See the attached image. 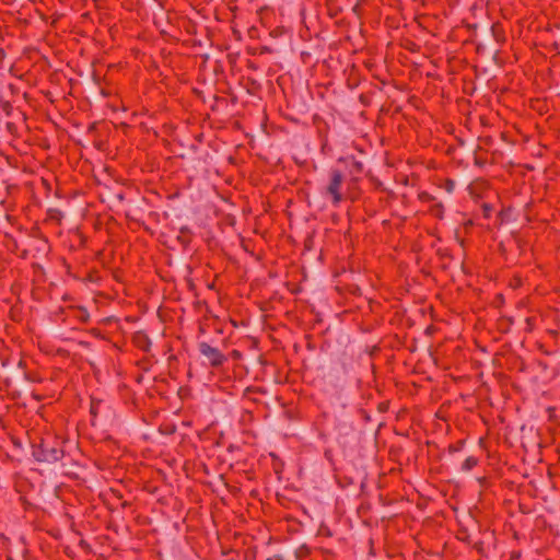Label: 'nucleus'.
I'll return each mask as SVG.
<instances>
[{"instance_id": "1", "label": "nucleus", "mask_w": 560, "mask_h": 560, "mask_svg": "<svg viewBox=\"0 0 560 560\" xmlns=\"http://www.w3.org/2000/svg\"><path fill=\"white\" fill-rule=\"evenodd\" d=\"M345 182V172L341 167L334 166L328 171L327 184L322 194L328 198L334 206H338L345 198L342 192V184Z\"/></svg>"}, {"instance_id": "2", "label": "nucleus", "mask_w": 560, "mask_h": 560, "mask_svg": "<svg viewBox=\"0 0 560 560\" xmlns=\"http://www.w3.org/2000/svg\"><path fill=\"white\" fill-rule=\"evenodd\" d=\"M62 444L58 440H42L40 444L34 448L33 455L37 462L57 463L65 456Z\"/></svg>"}, {"instance_id": "3", "label": "nucleus", "mask_w": 560, "mask_h": 560, "mask_svg": "<svg viewBox=\"0 0 560 560\" xmlns=\"http://www.w3.org/2000/svg\"><path fill=\"white\" fill-rule=\"evenodd\" d=\"M337 165L343 170L345 174H348L349 183L351 185H355L362 178L364 173L363 163L353 155L339 158Z\"/></svg>"}, {"instance_id": "4", "label": "nucleus", "mask_w": 560, "mask_h": 560, "mask_svg": "<svg viewBox=\"0 0 560 560\" xmlns=\"http://www.w3.org/2000/svg\"><path fill=\"white\" fill-rule=\"evenodd\" d=\"M198 349L212 368L222 366L228 361V358L218 348L210 346L208 342H200Z\"/></svg>"}, {"instance_id": "5", "label": "nucleus", "mask_w": 560, "mask_h": 560, "mask_svg": "<svg viewBox=\"0 0 560 560\" xmlns=\"http://www.w3.org/2000/svg\"><path fill=\"white\" fill-rule=\"evenodd\" d=\"M0 112L5 117H14L15 115H19L23 118V120L26 119V115L23 112L14 108L10 101L4 100L2 97H0Z\"/></svg>"}, {"instance_id": "6", "label": "nucleus", "mask_w": 560, "mask_h": 560, "mask_svg": "<svg viewBox=\"0 0 560 560\" xmlns=\"http://www.w3.org/2000/svg\"><path fill=\"white\" fill-rule=\"evenodd\" d=\"M132 342L138 349L145 352L150 350L152 345L151 339L143 331H137L132 337Z\"/></svg>"}, {"instance_id": "7", "label": "nucleus", "mask_w": 560, "mask_h": 560, "mask_svg": "<svg viewBox=\"0 0 560 560\" xmlns=\"http://www.w3.org/2000/svg\"><path fill=\"white\" fill-rule=\"evenodd\" d=\"M74 313V317L82 324H86L90 320V314L88 310L83 306L72 307Z\"/></svg>"}, {"instance_id": "8", "label": "nucleus", "mask_w": 560, "mask_h": 560, "mask_svg": "<svg viewBox=\"0 0 560 560\" xmlns=\"http://www.w3.org/2000/svg\"><path fill=\"white\" fill-rule=\"evenodd\" d=\"M192 238V233L188 226H182L179 229V235L177 236V240L183 244L184 246H187Z\"/></svg>"}, {"instance_id": "9", "label": "nucleus", "mask_w": 560, "mask_h": 560, "mask_svg": "<svg viewBox=\"0 0 560 560\" xmlns=\"http://www.w3.org/2000/svg\"><path fill=\"white\" fill-rule=\"evenodd\" d=\"M429 212L432 217L441 220L444 215V206L441 202L433 203L430 207Z\"/></svg>"}, {"instance_id": "10", "label": "nucleus", "mask_w": 560, "mask_h": 560, "mask_svg": "<svg viewBox=\"0 0 560 560\" xmlns=\"http://www.w3.org/2000/svg\"><path fill=\"white\" fill-rule=\"evenodd\" d=\"M103 402L104 401L102 399H97L94 397L91 398L90 413L93 418H96L98 416Z\"/></svg>"}, {"instance_id": "11", "label": "nucleus", "mask_w": 560, "mask_h": 560, "mask_svg": "<svg viewBox=\"0 0 560 560\" xmlns=\"http://www.w3.org/2000/svg\"><path fill=\"white\" fill-rule=\"evenodd\" d=\"M294 553L298 560H303L311 555V548L306 544H302Z\"/></svg>"}, {"instance_id": "12", "label": "nucleus", "mask_w": 560, "mask_h": 560, "mask_svg": "<svg viewBox=\"0 0 560 560\" xmlns=\"http://www.w3.org/2000/svg\"><path fill=\"white\" fill-rule=\"evenodd\" d=\"M479 463V459L475 456H468L463 465H462V470L464 471H470L472 468H475Z\"/></svg>"}, {"instance_id": "13", "label": "nucleus", "mask_w": 560, "mask_h": 560, "mask_svg": "<svg viewBox=\"0 0 560 560\" xmlns=\"http://www.w3.org/2000/svg\"><path fill=\"white\" fill-rule=\"evenodd\" d=\"M464 444H465L464 440H459V441H457L454 444H450L448 445V453L454 454V453H457V452L462 451L463 447H464Z\"/></svg>"}, {"instance_id": "14", "label": "nucleus", "mask_w": 560, "mask_h": 560, "mask_svg": "<svg viewBox=\"0 0 560 560\" xmlns=\"http://www.w3.org/2000/svg\"><path fill=\"white\" fill-rule=\"evenodd\" d=\"M418 198L420 201L422 202H432L435 200V197L432 196L431 194H429L428 191H421L419 195H418Z\"/></svg>"}, {"instance_id": "15", "label": "nucleus", "mask_w": 560, "mask_h": 560, "mask_svg": "<svg viewBox=\"0 0 560 560\" xmlns=\"http://www.w3.org/2000/svg\"><path fill=\"white\" fill-rule=\"evenodd\" d=\"M444 188L447 192H453L455 188V182L453 179H446L444 183Z\"/></svg>"}, {"instance_id": "16", "label": "nucleus", "mask_w": 560, "mask_h": 560, "mask_svg": "<svg viewBox=\"0 0 560 560\" xmlns=\"http://www.w3.org/2000/svg\"><path fill=\"white\" fill-rule=\"evenodd\" d=\"M474 162H475V165H477L479 167H482V166L486 165L487 160L481 158V156H479V155H477V154H475Z\"/></svg>"}, {"instance_id": "17", "label": "nucleus", "mask_w": 560, "mask_h": 560, "mask_svg": "<svg viewBox=\"0 0 560 560\" xmlns=\"http://www.w3.org/2000/svg\"><path fill=\"white\" fill-rule=\"evenodd\" d=\"M89 332L96 338H103V332L100 328H92Z\"/></svg>"}, {"instance_id": "18", "label": "nucleus", "mask_w": 560, "mask_h": 560, "mask_svg": "<svg viewBox=\"0 0 560 560\" xmlns=\"http://www.w3.org/2000/svg\"><path fill=\"white\" fill-rule=\"evenodd\" d=\"M482 210H483V215L486 218H489L490 217V212L492 211V207L490 205H488V203H483Z\"/></svg>"}, {"instance_id": "19", "label": "nucleus", "mask_w": 560, "mask_h": 560, "mask_svg": "<svg viewBox=\"0 0 560 560\" xmlns=\"http://www.w3.org/2000/svg\"><path fill=\"white\" fill-rule=\"evenodd\" d=\"M474 549H476L480 555H483V542L482 541L475 542Z\"/></svg>"}, {"instance_id": "20", "label": "nucleus", "mask_w": 560, "mask_h": 560, "mask_svg": "<svg viewBox=\"0 0 560 560\" xmlns=\"http://www.w3.org/2000/svg\"><path fill=\"white\" fill-rule=\"evenodd\" d=\"M24 375L30 382H39V378L35 374L24 373Z\"/></svg>"}, {"instance_id": "21", "label": "nucleus", "mask_w": 560, "mask_h": 560, "mask_svg": "<svg viewBox=\"0 0 560 560\" xmlns=\"http://www.w3.org/2000/svg\"><path fill=\"white\" fill-rule=\"evenodd\" d=\"M359 415L361 416L362 419H364L365 421H369L370 420V415L366 410L364 409H359Z\"/></svg>"}, {"instance_id": "22", "label": "nucleus", "mask_w": 560, "mask_h": 560, "mask_svg": "<svg viewBox=\"0 0 560 560\" xmlns=\"http://www.w3.org/2000/svg\"><path fill=\"white\" fill-rule=\"evenodd\" d=\"M312 245H313V238H312V237H307V238L304 241V247H305V249L311 250V249H312Z\"/></svg>"}, {"instance_id": "23", "label": "nucleus", "mask_w": 560, "mask_h": 560, "mask_svg": "<svg viewBox=\"0 0 560 560\" xmlns=\"http://www.w3.org/2000/svg\"><path fill=\"white\" fill-rule=\"evenodd\" d=\"M7 129L8 131H10L11 133H13L15 130H16V127H15V124L14 122H7Z\"/></svg>"}, {"instance_id": "24", "label": "nucleus", "mask_w": 560, "mask_h": 560, "mask_svg": "<svg viewBox=\"0 0 560 560\" xmlns=\"http://www.w3.org/2000/svg\"><path fill=\"white\" fill-rule=\"evenodd\" d=\"M49 213H50V217H51V218H55V217H56V214H58V215H60V214H61V213H60V211H59V210H57V209H50V210H49Z\"/></svg>"}, {"instance_id": "25", "label": "nucleus", "mask_w": 560, "mask_h": 560, "mask_svg": "<svg viewBox=\"0 0 560 560\" xmlns=\"http://www.w3.org/2000/svg\"><path fill=\"white\" fill-rule=\"evenodd\" d=\"M248 68H249V69H252V70H257V69H258V67L256 66V63H255V62H253V61H248Z\"/></svg>"}, {"instance_id": "26", "label": "nucleus", "mask_w": 560, "mask_h": 560, "mask_svg": "<svg viewBox=\"0 0 560 560\" xmlns=\"http://www.w3.org/2000/svg\"><path fill=\"white\" fill-rule=\"evenodd\" d=\"M232 354H233L234 358H240L241 357V353L237 350H234L232 352Z\"/></svg>"}, {"instance_id": "27", "label": "nucleus", "mask_w": 560, "mask_h": 560, "mask_svg": "<svg viewBox=\"0 0 560 560\" xmlns=\"http://www.w3.org/2000/svg\"><path fill=\"white\" fill-rule=\"evenodd\" d=\"M491 30H492L493 35L497 37L495 31L498 30V25H492Z\"/></svg>"}, {"instance_id": "28", "label": "nucleus", "mask_w": 560, "mask_h": 560, "mask_svg": "<svg viewBox=\"0 0 560 560\" xmlns=\"http://www.w3.org/2000/svg\"><path fill=\"white\" fill-rule=\"evenodd\" d=\"M530 207H532V203H530V202H529V203H526V206H525V210H526V211H528Z\"/></svg>"}, {"instance_id": "29", "label": "nucleus", "mask_w": 560, "mask_h": 560, "mask_svg": "<svg viewBox=\"0 0 560 560\" xmlns=\"http://www.w3.org/2000/svg\"><path fill=\"white\" fill-rule=\"evenodd\" d=\"M249 80H250V82H252V83H250V86H254V85H256V84H257V82H256L255 80H252V79H249Z\"/></svg>"}, {"instance_id": "30", "label": "nucleus", "mask_w": 560, "mask_h": 560, "mask_svg": "<svg viewBox=\"0 0 560 560\" xmlns=\"http://www.w3.org/2000/svg\"><path fill=\"white\" fill-rule=\"evenodd\" d=\"M249 80H250V82H252V83H250V86H254V85H256V84H257V82H256L255 80H252V79H249Z\"/></svg>"}, {"instance_id": "31", "label": "nucleus", "mask_w": 560, "mask_h": 560, "mask_svg": "<svg viewBox=\"0 0 560 560\" xmlns=\"http://www.w3.org/2000/svg\"><path fill=\"white\" fill-rule=\"evenodd\" d=\"M380 409H381V410H385V408H384V404H381V405H380Z\"/></svg>"}, {"instance_id": "32", "label": "nucleus", "mask_w": 560, "mask_h": 560, "mask_svg": "<svg viewBox=\"0 0 560 560\" xmlns=\"http://www.w3.org/2000/svg\"><path fill=\"white\" fill-rule=\"evenodd\" d=\"M128 505H129V503H128V502H124V503H122V506H124V508H126V506H128Z\"/></svg>"}]
</instances>
